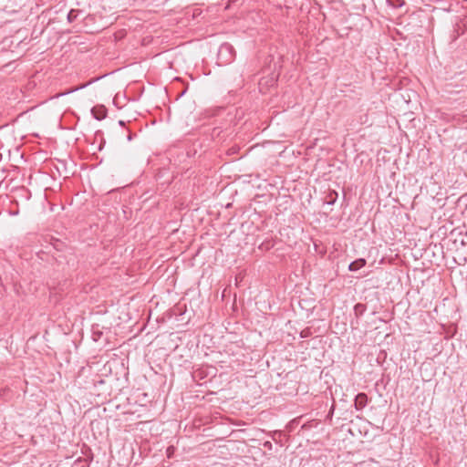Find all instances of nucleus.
Masks as SVG:
<instances>
[{
	"label": "nucleus",
	"instance_id": "1",
	"mask_svg": "<svg viewBox=\"0 0 467 467\" xmlns=\"http://www.w3.org/2000/svg\"><path fill=\"white\" fill-rule=\"evenodd\" d=\"M368 398L364 393H359L355 399V406L358 410H360L365 407L367 404Z\"/></svg>",
	"mask_w": 467,
	"mask_h": 467
},
{
	"label": "nucleus",
	"instance_id": "2",
	"mask_svg": "<svg viewBox=\"0 0 467 467\" xmlns=\"http://www.w3.org/2000/svg\"><path fill=\"white\" fill-rule=\"evenodd\" d=\"M91 113H92L93 117L98 120H101L106 117V109L102 106L99 109H98L96 107L93 108L91 109Z\"/></svg>",
	"mask_w": 467,
	"mask_h": 467
},
{
	"label": "nucleus",
	"instance_id": "3",
	"mask_svg": "<svg viewBox=\"0 0 467 467\" xmlns=\"http://www.w3.org/2000/svg\"><path fill=\"white\" fill-rule=\"evenodd\" d=\"M78 14H79L78 10L71 9L67 14L68 22H70V23L74 22L77 19Z\"/></svg>",
	"mask_w": 467,
	"mask_h": 467
},
{
	"label": "nucleus",
	"instance_id": "4",
	"mask_svg": "<svg viewBox=\"0 0 467 467\" xmlns=\"http://www.w3.org/2000/svg\"><path fill=\"white\" fill-rule=\"evenodd\" d=\"M355 265H356L350 264V265H349V270H350V271H354V270H356V269H357V267H355Z\"/></svg>",
	"mask_w": 467,
	"mask_h": 467
},
{
	"label": "nucleus",
	"instance_id": "5",
	"mask_svg": "<svg viewBox=\"0 0 467 467\" xmlns=\"http://www.w3.org/2000/svg\"><path fill=\"white\" fill-rule=\"evenodd\" d=\"M87 86H88V84H84V85L80 86L79 88H75L74 90H78V89H79V88H85V87H87Z\"/></svg>",
	"mask_w": 467,
	"mask_h": 467
},
{
	"label": "nucleus",
	"instance_id": "6",
	"mask_svg": "<svg viewBox=\"0 0 467 467\" xmlns=\"http://www.w3.org/2000/svg\"><path fill=\"white\" fill-rule=\"evenodd\" d=\"M146 327V323H143L142 326H141V329H144Z\"/></svg>",
	"mask_w": 467,
	"mask_h": 467
},
{
	"label": "nucleus",
	"instance_id": "7",
	"mask_svg": "<svg viewBox=\"0 0 467 467\" xmlns=\"http://www.w3.org/2000/svg\"><path fill=\"white\" fill-rule=\"evenodd\" d=\"M358 263H365V260H359Z\"/></svg>",
	"mask_w": 467,
	"mask_h": 467
}]
</instances>
